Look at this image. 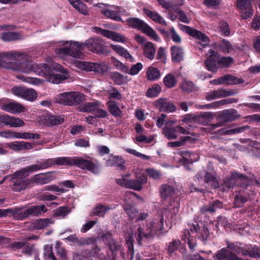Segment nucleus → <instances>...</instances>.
I'll return each mask as SVG.
<instances>
[{"mask_svg": "<svg viewBox=\"0 0 260 260\" xmlns=\"http://www.w3.org/2000/svg\"><path fill=\"white\" fill-rule=\"evenodd\" d=\"M83 99V94L77 91H71L57 95L54 99V101L64 105L74 106L81 102Z\"/></svg>", "mask_w": 260, "mask_h": 260, "instance_id": "5", "label": "nucleus"}, {"mask_svg": "<svg viewBox=\"0 0 260 260\" xmlns=\"http://www.w3.org/2000/svg\"><path fill=\"white\" fill-rule=\"evenodd\" d=\"M143 52L144 55L148 59H154L155 54V47L154 45L150 42H147L144 44Z\"/></svg>", "mask_w": 260, "mask_h": 260, "instance_id": "33", "label": "nucleus"}, {"mask_svg": "<svg viewBox=\"0 0 260 260\" xmlns=\"http://www.w3.org/2000/svg\"><path fill=\"white\" fill-rule=\"evenodd\" d=\"M21 60L22 61L15 63H11L10 69L25 74L32 72L34 62L27 60L26 54L25 59H21L20 61Z\"/></svg>", "mask_w": 260, "mask_h": 260, "instance_id": "13", "label": "nucleus"}, {"mask_svg": "<svg viewBox=\"0 0 260 260\" xmlns=\"http://www.w3.org/2000/svg\"><path fill=\"white\" fill-rule=\"evenodd\" d=\"M6 147L15 151L30 150L32 148L31 143L24 141H15L8 143L6 144Z\"/></svg>", "mask_w": 260, "mask_h": 260, "instance_id": "22", "label": "nucleus"}, {"mask_svg": "<svg viewBox=\"0 0 260 260\" xmlns=\"http://www.w3.org/2000/svg\"><path fill=\"white\" fill-rule=\"evenodd\" d=\"M52 223V221L50 219H40L33 222L32 227L35 230H41L49 226Z\"/></svg>", "mask_w": 260, "mask_h": 260, "instance_id": "40", "label": "nucleus"}, {"mask_svg": "<svg viewBox=\"0 0 260 260\" xmlns=\"http://www.w3.org/2000/svg\"><path fill=\"white\" fill-rule=\"evenodd\" d=\"M199 224L198 223H189L188 229L183 232L181 236L182 239L188 245L190 249H193L196 245V240L193 235L198 233Z\"/></svg>", "mask_w": 260, "mask_h": 260, "instance_id": "8", "label": "nucleus"}, {"mask_svg": "<svg viewBox=\"0 0 260 260\" xmlns=\"http://www.w3.org/2000/svg\"><path fill=\"white\" fill-rule=\"evenodd\" d=\"M222 207V204L220 201H216L209 205H205L202 207L200 209L201 212L204 214L206 212L212 213L216 211L218 208Z\"/></svg>", "mask_w": 260, "mask_h": 260, "instance_id": "41", "label": "nucleus"}, {"mask_svg": "<svg viewBox=\"0 0 260 260\" xmlns=\"http://www.w3.org/2000/svg\"><path fill=\"white\" fill-rule=\"evenodd\" d=\"M215 260H243L225 247L218 250L214 255Z\"/></svg>", "mask_w": 260, "mask_h": 260, "instance_id": "21", "label": "nucleus"}, {"mask_svg": "<svg viewBox=\"0 0 260 260\" xmlns=\"http://www.w3.org/2000/svg\"><path fill=\"white\" fill-rule=\"evenodd\" d=\"M203 175H204L205 181L206 183L209 184L213 188H215L218 187L219 183L213 174L209 172H206L205 174L204 172H200L197 174V177L199 179Z\"/></svg>", "mask_w": 260, "mask_h": 260, "instance_id": "27", "label": "nucleus"}, {"mask_svg": "<svg viewBox=\"0 0 260 260\" xmlns=\"http://www.w3.org/2000/svg\"><path fill=\"white\" fill-rule=\"evenodd\" d=\"M134 197L140 199V200L142 199V198L137 196L136 193L132 191H127L124 194L123 209L128 217L132 219L135 218L138 213V210L130 204V202L133 200Z\"/></svg>", "mask_w": 260, "mask_h": 260, "instance_id": "9", "label": "nucleus"}, {"mask_svg": "<svg viewBox=\"0 0 260 260\" xmlns=\"http://www.w3.org/2000/svg\"><path fill=\"white\" fill-rule=\"evenodd\" d=\"M113 208H115V207H114ZM112 209L113 207L111 206H105L104 205L99 204L93 209L92 214L93 215L102 217L104 216L106 212Z\"/></svg>", "mask_w": 260, "mask_h": 260, "instance_id": "45", "label": "nucleus"}, {"mask_svg": "<svg viewBox=\"0 0 260 260\" xmlns=\"http://www.w3.org/2000/svg\"><path fill=\"white\" fill-rule=\"evenodd\" d=\"M222 77L223 84L227 85L237 84L243 82L242 79L237 78L236 77L232 75H225Z\"/></svg>", "mask_w": 260, "mask_h": 260, "instance_id": "56", "label": "nucleus"}, {"mask_svg": "<svg viewBox=\"0 0 260 260\" xmlns=\"http://www.w3.org/2000/svg\"><path fill=\"white\" fill-rule=\"evenodd\" d=\"M143 11L145 14L152 20L161 25H166L167 23L164 18L158 13L152 11L146 8H143Z\"/></svg>", "mask_w": 260, "mask_h": 260, "instance_id": "23", "label": "nucleus"}, {"mask_svg": "<svg viewBox=\"0 0 260 260\" xmlns=\"http://www.w3.org/2000/svg\"><path fill=\"white\" fill-rule=\"evenodd\" d=\"M180 245L181 242L179 240H174L170 242L167 248L168 252L170 255H173Z\"/></svg>", "mask_w": 260, "mask_h": 260, "instance_id": "59", "label": "nucleus"}, {"mask_svg": "<svg viewBox=\"0 0 260 260\" xmlns=\"http://www.w3.org/2000/svg\"><path fill=\"white\" fill-rule=\"evenodd\" d=\"M92 63L82 61H76L75 62V66L78 69L87 72L91 71Z\"/></svg>", "mask_w": 260, "mask_h": 260, "instance_id": "60", "label": "nucleus"}, {"mask_svg": "<svg viewBox=\"0 0 260 260\" xmlns=\"http://www.w3.org/2000/svg\"><path fill=\"white\" fill-rule=\"evenodd\" d=\"M109 111L114 116H119L121 114V110L114 101H110L108 103Z\"/></svg>", "mask_w": 260, "mask_h": 260, "instance_id": "58", "label": "nucleus"}, {"mask_svg": "<svg viewBox=\"0 0 260 260\" xmlns=\"http://www.w3.org/2000/svg\"><path fill=\"white\" fill-rule=\"evenodd\" d=\"M17 78L20 79L22 81L27 83L29 84H31L35 86H39L42 84L44 82V80L40 78L31 77H24L22 76H18Z\"/></svg>", "mask_w": 260, "mask_h": 260, "instance_id": "44", "label": "nucleus"}, {"mask_svg": "<svg viewBox=\"0 0 260 260\" xmlns=\"http://www.w3.org/2000/svg\"><path fill=\"white\" fill-rule=\"evenodd\" d=\"M4 60L8 61L17 60L19 61L21 59H25L26 54L18 52H3Z\"/></svg>", "mask_w": 260, "mask_h": 260, "instance_id": "32", "label": "nucleus"}, {"mask_svg": "<svg viewBox=\"0 0 260 260\" xmlns=\"http://www.w3.org/2000/svg\"><path fill=\"white\" fill-rule=\"evenodd\" d=\"M55 165L62 166H74V157H58L54 158Z\"/></svg>", "mask_w": 260, "mask_h": 260, "instance_id": "47", "label": "nucleus"}, {"mask_svg": "<svg viewBox=\"0 0 260 260\" xmlns=\"http://www.w3.org/2000/svg\"><path fill=\"white\" fill-rule=\"evenodd\" d=\"M162 133L169 140L176 139L178 137L177 127L165 125L162 129Z\"/></svg>", "mask_w": 260, "mask_h": 260, "instance_id": "34", "label": "nucleus"}, {"mask_svg": "<svg viewBox=\"0 0 260 260\" xmlns=\"http://www.w3.org/2000/svg\"><path fill=\"white\" fill-rule=\"evenodd\" d=\"M26 176L19 175V171L15 172L13 178L12 189L16 191H20L31 186L30 179H24Z\"/></svg>", "mask_w": 260, "mask_h": 260, "instance_id": "12", "label": "nucleus"}, {"mask_svg": "<svg viewBox=\"0 0 260 260\" xmlns=\"http://www.w3.org/2000/svg\"><path fill=\"white\" fill-rule=\"evenodd\" d=\"M59 48L55 51L60 58L66 59L68 57L82 59L84 54L82 50L87 49L93 52H99L102 48L101 39L91 38L86 40L84 43L75 41H61L59 43Z\"/></svg>", "mask_w": 260, "mask_h": 260, "instance_id": "2", "label": "nucleus"}, {"mask_svg": "<svg viewBox=\"0 0 260 260\" xmlns=\"http://www.w3.org/2000/svg\"><path fill=\"white\" fill-rule=\"evenodd\" d=\"M105 161L107 166H121L124 162L121 157L113 155H109L107 159H105Z\"/></svg>", "mask_w": 260, "mask_h": 260, "instance_id": "42", "label": "nucleus"}, {"mask_svg": "<svg viewBox=\"0 0 260 260\" xmlns=\"http://www.w3.org/2000/svg\"><path fill=\"white\" fill-rule=\"evenodd\" d=\"M161 197L165 200H170L175 193L173 186L168 184H164L159 188Z\"/></svg>", "mask_w": 260, "mask_h": 260, "instance_id": "25", "label": "nucleus"}, {"mask_svg": "<svg viewBox=\"0 0 260 260\" xmlns=\"http://www.w3.org/2000/svg\"><path fill=\"white\" fill-rule=\"evenodd\" d=\"M219 29L221 34L224 36H228L230 34V29L226 22L222 21L219 24Z\"/></svg>", "mask_w": 260, "mask_h": 260, "instance_id": "64", "label": "nucleus"}, {"mask_svg": "<svg viewBox=\"0 0 260 260\" xmlns=\"http://www.w3.org/2000/svg\"><path fill=\"white\" fill-rule=\"evenodd\" d=\"M253 2V0H237V7L241 11L243 19H246L252 15V5Z\"/></svg>", "mask_w": 260, "mask_h": 260, "instance_id": "17", "label": "nucleus"}, {"mask_svg": "<svg viewBox=\"0 0 260 260\" xmlns=\"http://www.w3.org/2000/svg\"><path fill=\"white\" fill-rule=\"evenodd\" d=\"M237 92L233 90H226L223 88L213 90L206 93L205 98L207 101H212L226 96L234 95Z\"/></svg>", "mask_w": 260, "mask_h": 260, "instance_id": "19", "label": "nucleus"}, {"mask_svg": "<svg viewBox=\"0 0 260 260\" xmlns=\"http://www.w3.org/2000/svg\"><path fill=\"white\" fill-rule=\"evenodd\" d=\"M244 176L241 174L237 172H233L232 173L231 176L229 179H226L224 180V187L226 188H230L234 186L235 183V181L237 178H242Z\"/></svg>", "mask_w": 260, "mask_h": 260, "instance_id": "46", "label": "nucleus"}, {"mask_svg": "<svg viewBox=\"0 0 260 260\" xmlns=\"http://www.w3.org/2000/svg\"><path fill=\"white\" fill-rule=\"evenodd\" d=\"M74 166L84 170H87L94 174H98L99 169L98 165L91 159H87L81 157H74Z\"/></svg>", "mask_w": 260, "mask_h": 260, "instance_id": "10", "label": "nucleus"}, {"mask_svg": "<svg viewBox=\"0 0 260 260\" xmlns=\"http://www.w3.org/2000/svg\"><path fill=\"white\" fill-rule=\"evenodd\" d=\"M21 211L19 208L14 209H0V217L12 215L15 218L19 219V212Z\"/></svg>", "mask_w": 260, "mask_h": 260, "instance_id": "48", "label": "nucleus"}, {"mask_svg": "<svg viewBox=\"0 0 260 260\" xmlns=\"http://www.w3.org/2000/svg\"><path fill=\"white\" fill-rule=\"evenodd\" d=\"M99 104V102L98 101L84 103L79 105L78 109L80 111L83 112H94Z\"/></svg>", "mask_w": 260, "mask_h": 260, "instance_id": "39", "label": "nucleus"}, {"mask_svg": "<svg viewBox=\"0 0 260 260\" xmlns=\"http://www.w3.org/2000/svg\"><path fill=\"white\" fill-rule=\"evenodd\" d=\"M146 76L148 80L154 81L158 79L161 76L160 71L156 68L149 67L146 71Z\"/></svg>", "mask_w": 260, "mask_h": 260, "instance_id": "38", "label": "nucleus"}, {"mask_svg": "<svg viewBox=\"0 0 260 260\" xmlns=\"http://www.w3.org/2000/svg\"><path fill=\"white\" fill-rule=\"evenodd\" d=\"M126 22L130 27L140 30L146 34L154 41H160L156 32L144 21L137 17H129L126 20Z\"/></svg>", "mask_w": 260, "mask_h": 260, "instance_id": "4", "label": "nucleus"}, {"mask_svg": "<svg viewBox=\"0 0 260 260\" xmlns=\"http://www.w3.org/2000/svg\"><path fill=\"white\" fill-rule=\"evenodd\" d=\"M213 118L214 114L212 113L203 112L197 115L187 114L183 118L181 121L188 124L197 123L207 125Z\"/></svg>", "mask_w": 260, "mask_h": 260, "instance_id": "7", "label": "nucleus"}, {"mask_svg": "<svg viewBox=\"0 0 260 260\" xmlns=\"http://www.w3.org/2000/svg\"><path fill=\"white\" fill-rule=\"evenodd\" d=\"M110 47L113 50H114L121 56L125 58V59H129L130 60H133V57L129 54L127 50L121 46L111 44H110Z\"/></svg>", "mask_w": 260, "mask_h": 260, "instance_id": "37", "label": "nucleus"}, {"mask_svg": "<svg viewBox=\"0 0 260 260\" xmlns=\"http://www.w3.org/2000/svg\"><path fill=\"white\" fill-rule=\"evenodd\" d=\"M73 8L80 13L84 15H88L89 9L80 0H68Z\"/></svg>", "mask_w": 260, "mask_h": 260, "instance_id": "26", "label": "nucleus"}, {"mask_svg": "<svg viewBox=\"0 0 260 260\" xmlns=\"http://www.w3.org/2000/svg\"><path fill=\"white\" fill-rule=\"evenodd\" d=\"M0 122H3L4 125L11 127H18L24 125V122L21 119L7 114L0 115Z\"/></svg>", "mask_w": 260, "mask_h": 260, "instance_id": "18", "label": "nucleus"}, {"mask_svg": "<svg viewBox=\"0 0 260 260\" xmlns=\"http://www.w3.org/2000/svg\"><path fill=\"white\" fill-rule=\"evenodd\" d=\"M166 233L164 230V218L161 215H157L147 221L146 224L140 225L135 231L133 230L128 236H126V244L132 255H133L135 239L139 244H141L143 238H153L164 235Z\"/></svg>", "mask_w": 260, "mask_h": 260, "instance_id": "1", "label": "nucleus"}, {"mask_svg": "<svg viewBox=\"0 0 260 260\" xmlns=\"http://www.w3.org/2000/svg\"><path fill=\"white\" fill-rule=\"evenodd\" d=\"M31 186L34 183L36 184H47L44 174H37L32 176L30 179Z\"/></svg>", "mask_w": 260, "mask_h": 260, "instance_id": "55", "label": "nucleus"}, {"mask_svg": "<svg viewBox=\"0 0 260 260\" xmlns=\"http://www.w3.org/2000/svg\"><path fill=\"white\" fill-rule=\"evenodd\" d=\"M15 136L16 139L38 140L40 138V136L38 134L27 132L19 133L16 132Z\"/></svg>", "mask_w": 260, "mask_h": 260, "instance_id": "49", "label": "nucleus"}, {"mask_svg": "<svg viewBox=\"0 0 260 260\" xmlns=\"http://www.w3.org/2000/svg\"><path fill=\"white\" fill-rule=\"evenodd\" d=\"M103 240L105 243L109 245V248L111 250L112 252H115L118 248H119V245L117 244L116 242L112 239V237L110 234H107L104 237Z\"/></svg>", "mask_w": 260, "mask_h": 260, "instance_id": "50", "label": "nucleus"}, {"mask_svg": "<svg viewBox=\"0 0 260 260\" xmlns=\"http://www.w3.org/2000/svg\"><path fill=\"white\" fill-rule=\"evenodd\" d=\"M1 109L13 114L20 113L25 111V107L17 102H9L3 104L0 102Z\"/></svg>", "mask_w": 260, "mask_h": 260, "instance_id": "20", "label": "nucleus"}, {"mask_svg": "<svg viewBox=\"0 0 260 260\" xmlns=\"http://www.w3.org/2000/svg\"><path fill=\"white\" fill-rule=\"evenodd\" d=\"M156 105L160 111L172 112L176 110L175 106L172 103L165 99H159L157 101Z\"/></svg>", "mask_w": 260, "mask_h": 260, "instance_id": "24", "label": "nucleus"}, {"mask_svg": "<svg viewBox=\"0 0 260 260\" xmlns=\"http://www.w3.org/2000/svg\"><path fill=\"white\" fill-rule=\"evenodd\" d=\"M101 13L108 18H110L116 21L123 22L121 16L118 15L117 14L115 6L111 7L110 8L102 10Z\"/></svg>", "mask_w": 260, "mask_h": 260, "instance_id": "29", "label": "nucleus"}, {"mask_svg": "<svg viewBox=\"0 0 260 260\" xmlns=\"http://www.w3.org/2000/svg\"><path fill=\"white\" fill-rule=\"evenodd\" d=\"M164 83L166 87L172 88L176 85L177 80L173 74L169 73L164 77Z\"/></svg>", "mask_w": 260, "mask_h": 260, "instance_id": "53", "label": "nucleus"}, {"mask_svg": "<svg viewBox=\"0 0 260 260\" xmlns=\"http://www.w3.org/2000/svg\"><path fill=\"white\" fill-rule=\"evenodd\" d=\"M142 68V64L140 62H138L136 64L133 65L130 69L128 68L127 72H125V73L133 76L136 75L139 73Z\"/></svg>", "mask_w": 260, "mask_h": 260, "instance_id": "62", "label": "nucleus"}, {"mask_svg": "<svg viewBox=\"0 0 260 260\" xmlns=\"http://www.w3.org/2000/svg\"><path fill=\"white\" fill-rule=\"evenodd\" d=\"M91 71L101 75H105L109 70V67L106 62L92 63Z\"/></svg>", "mask_w": 260, "mask_h": 260, "instance_id": "35", "label": "nucleus"}, {"mask_svg": "<svg viewBox=\"0 0 260 260\" xmlns=\"http://www.w3.org/2000/svg\"><path fill=\"white\" fill-rule=\"evenodd\" d=\"M19 219H22L30 215L36 216L45 213L47 211V207L44 205L31 206L29 208L24 209H20Z\"/></svg>", "mask_w": 260, "mask_h": 260, "instance_id": "14", "label": "nucleus"}, {"mask_svg": "<svg viewBox=\"0 0 260 260\" xmlns=\"http://www.w3.org/2000/svg\"><path fill=\"white\" fill-rule=\"evenodd\" d=\"M227 248L231 250L235 251L239 254L247 255L249 250L247 248V245L239 243H232L228 244Z\"/></svg>", "mask_w": 260, "mask_h": 260, "instance_id": "28", "label": "nucleus"}, {"mask_svg": "<svg viewBox=\"0 0 260 260\" xmlns=\"http://www.w3.org/2000/svg\"><path fill=\"white\" fill-rule=\"evenodd\" d=\"M131 176L129 173H127L125 175H122L120 178H117L116 180V183L120 186L126 188V184L128 183L129 179L128 178Z\"/></svg>", "mask_w": 260, "mask_h": 260, "instance_id": "63", "label": "nucleus"}, {"mask_svg": "<svg viewBox=\"0 0 260 260\" xmlns=\"http://www.w3.org/2000/svg\"><path fill=\"white\" fill-rule=\"evenodd\" d=\"M1 38L4 41H11L20 39V35L14 32H7L2 33Z\"/></svg>", "mask_w": 260, "mask_h": 260, "instance_id": "52", "label": "nucleus"}, {"mask_svg": "<svg viewBox=\"0 0 260 260\" xmlns=\"http://www.w3.org/2000/svg\"><path fill=\"white\" fill-rule=\"evenodd\" d=\"M112 80L118 85L126 84L130 79L127 76H124L117 72H114L110 74Z\"/></svg>", "mask_w": 260, "mask_h": 260, "instance_id": "31", "label": "nucleus"}, {"mask_svg": "<svg viewBox=\"0 0 260 260\" xmlns=\"http://www.w3.org/2000/svg\"><path fill=\"white\" fill-rule=\"evenodd\" d=\"M181 159L179 158V161L185 166V164H192L193 162L197 161L198 158H195V154L193 153H191L187 151L183 152L181 153ZM186 169H188L187 167L185 166Z\"/></svg>", "mask_w": 260, "mask_h": 260, "instance_id": "36", "label": "nucleus"}, {"mask_svg": "<svg viewBox=\"0 0 260 260\" xmlns=\"http://www.w3.org/2000/svg\"><path fill=\"white\" fill-rule=\"evenodd\" d=\"M42 170L39 161L37 164L32 165L24 168L19 171V175L27 176L34 172Z\"/></svg>", "mask_w": 260, "mask_h": 260, "instance_id": "43", "label": "nucleus"}, {"mask_svg": "<svg viewBox=\"0 0 260 260\" xmlns=\"http://www.w3.org/2000/svg\"><path fill=\"white\" fill-rule=\"evenodd\" d=\"M52 60L49 58L46 60V63L34 62L32 72L36 75L42 76L46 79L47 76L50 73Z\"/></svg>", "mask_w": 260, "mask_h": 260, "instance_id": "15", "label": "nucleus"}, {"mask_svg": "<svg viewBox=\"0 0 260 260\" xmlns=\"http://www.w3.org/2000/svg\"><path fill=\"white\" fill-rule=\"evenodd\" d=\"M181 29L187 33L189 36L198 40L199 41V43L204 48L209 45L210 42L209 38L205 34L186 25L181 26Z\"/></svg>", "mask_w": 260, "mask_h": 260, "instance_id": "11", "label": "nucleus"}, {"mask_svg": "<svg viewBox=\"0 0 260 260\" xmlns=\"http://www.w3.org/2000/svg\"><path fill=\"white\" fill-rule=\"evenodd\" d=\"M172 60L174 62H179L183 59L184 51L182 48L173 46L171 48Z\"/></svg>", "mask_w": 260, "mask_h": 260, "instance_id": "30", "label": "nucleus"}, {"mask_svg": "<svg viewBox=\"0 0 260 260\" xmlns=\"http://www.w3.org/2000/svg\"><path fill=\"white\" fill-rule=\"evenodd\" d=\"M145 172L149 177L154 180H158L161 177V173L159 171L153 168L146 169Z\"/></svg>", "mask_w": 260, "mask_h": 260, "instance_id": "61", "label": "nucleus"}, {"mask_svg": "<svg viewBox=\"0 0 260 260\" xmlns=\"http://www.w3.org/2000/svg\"><path fill=\"white\" fill-rule=\"evenodd\" d=\"M233 63V58L231 57H220L214 51L210 50L207 59L205 61V66L210 71L215 72L218 67H227Z\"/></svg>", "mask_w": 260, "mask_h": 260, "instance_id": "3", "label": "nucleus"}, {"mask_svg": "<svg viewBox=\"0 0 260 260\" xmlns=\"http://www.w3.org/2000/svg\"><path fill=\"white\" fill-rule=\"evenodd\" d=\"M92 30L93 32L100 34L113 41L120 43L126 42V39L125 37L116 32L103 29L97 27H93Z\"/></svg>", "mask_w": 260, "mask_h": 260, "instance_id": "16", "label": "nucleus"}, {"mask_svg": "<svg viewBox=\"0 0 260 260\" xmlns=\"http://www.w3.org/2000/svg\"><path fill=\"white\" fill-rule=\"evenodd\" d=\"M54 70L58 73H54L51 69L50 73L47 76L46 80L52 84H58L70 78V74L68 70L59 64H56L54 67Z\"/></svg>", "mask_w": 260, "mask_h": 260, "instance_id": "6", "label": "nucleus"}, {"mask_svg": "<svg viewBox=\"0 0 260 260\" xmlns=\"http://www.w3.org/2000/svg\"><path fill=\"white\" fill-rule=\"evenodd\" d=\"M161 91V87L158 84H155L148 89L146 96L148 98H154L158 96Z\"/></svg>", "mask_w": 260, "mask_h": 260, "instance_id": "54", "label": "nucleus"}, {"mask_svg": "<svg viewBox=\"0 0 260 260\" xmlns=\"http://www.w3.org/2000/svg\"><path fill=\"white\" fill-rule=\"evenodd\" d=\"M44 254L46 260H57L52 252V246L47 244L44 247Z\"/></svg>", "mask_w": 260, "mask_h": 260, "instance_id": "57", "label": "nucleus"}, {"mask_svg": "<svg viewBox=\"0 0 260 260\" xmlns=\"http://www.w3.org/2000/svg\"><path fill=\"white\" fill-rule=\"evenodd\" d=\"M37 97V93L35 90L32 88H25L22 99L32 102L36 99Z\"/></svg>", "mask_w": 260, "mask_h": 260, "instance_id": "51", "label": "nucleus"}]
</instances>
